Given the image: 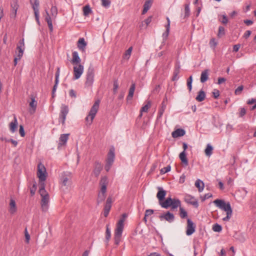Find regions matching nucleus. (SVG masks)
I'll list each match as a JSON object with an SVG mask.
<instances>
[{
  "mask_svg": "<svg viewBox=\"0 0 256 256\" xmlns=\"http://www.w3.org/2000/svg\"><path fill=\"white\" fill-rule=\"evenodd\" d=\"M180 158L182 162L186 166H187L188 164V158H186V152H182L179 155Z\"/></svg>",
  "mask_w": 256,
  "mask_h": 256,
  "instance_id": "31",
  "label": "nucleus"
},
{
  "mask_svg": "<svg viewBox=\"0 0 256 256\" xmlns=\"http://www.w3.org/2000/svg\"><path fill=\"white\" fill-rule=\"evenodd\" d=\"M190 15V4H186L184 5V18H186L188 17Z\"/></svg>",
  "mask_w": 256,
  "mask_h": 256,
  "instance_id": "41",
  "label": "nucleus"
},
{
  "mask_svg": "<svg viewBox=\"0 0 256 256\" xmlns=\"http://www.w3.org/2000/svg\"><path fill=\"white\" fill-rule=\"evenodd\" d=\"M84 70V67L81 64L74 67V77L73 79L76 80L78 79L82 75Z\"/></svg>",
  "mask_w": 256,
  "mask_h": 256,
  "instance_id": "10",
  "label": "nucleus"
},
{
  "mask_svg": "<svg viewBox=\"0 0 256 256\" xmlns=\"http://www.w3.org/2000/svg\"><path fill=\"white\" fill-rule=\"evenodd\" d=\"M224 34H225V29H224V28L223 26H219V28H218V37L221 38L222 36Z\"/></svg>",
  "mask_w": 256,
  "mask_h": 256,
  "instance_id": "48",
  "label": "nucleus"
},
{
  "mask_svg": "<svg viewBox=\"0 0 256 256\" xmlns=\"http://www.w3.org/2000/svg\"><path fill=\"white\" fill-rule=\"evenodd\" d=\"M106 194H103L102 192H100L98 194V202L100 203L102 202L106 198Z\"/></svg>",
  "mask_w": 256,
  "mask_h": 256,
  "instance_id": "51",
  "label": "nucleus"
},
{
  "mask_svg": "<svg viewBox=\"0 0 256 256\" xmlns=\"http://www.w3.org/2000/svg\"><path fill=\"white\" fill-rule=\"evenodd\" d=\"M180 216L182 218H184L187 217V212L182 207L180 208Z\"/></svg>",
  "mask_w": 256,
  "mask_h": 256,
  "instance_id": "43",
  "label": "nucleus"
},
{
  "mask_svg": "<svg viewBox=\"0 0 256 256\" xmlns=\"http://www.w3.org/2000/svg\"><path fill=\"white\" fill-rule=\"evenodd\" d=\"M19 132L21 136L24 137L25 136L24 128L22 125L20 126Z\"/></svg>",
  "mask_w": 256,
  "mask_h": 256,
  "instance_id": "63",
  "label": "nucleus"
},
{
  "mask_svg": "<svg viewBox=\"0 0 256 256\" xmlns=\"http://www.w3.org/2000/svg\"><path fill=\"white\" fill-rule=\"evenodd\" d=\"M111 237V232L109 228V225L107 224L106 226V239L107 241H108Z\"/></svg>",
  "mask_w": 256,
  "mask_h": 256,
  "instance_id": "44",
  "label": "nucleus"
},
{
  "mask_svg": "<svg viewBox=\"0 0 256 256\" xmlns=\"http://www.w3.org/2000/svg\"><path fill=\"white\" fill-rule=\"evenodd\" d=\"M18 126V121L16 116H14V121L10 124V130L12 132H14Z\"/></svg>",
  "mask_w": 256,
  "mask_h": 256,
  "instance_id": "30",
  "label": "nucleus"
},
{
  "mask_svg": "<svg viewBox=\"0 0 256 256\" xmlns=\"http://www.w3.org/2000/svg\"><path fill=\"white\" fill-rule=\"evenodd\" d=\"M24 234H25V238H26V242L27 244H28L29 242V241L30 240V236L28 234L26 228L25 229Z\"/></svg>",
  "mask_w": 256,
  "mask_h": 256,
  "instance_id": "61",
  "label": "nucleus"
},
{
  "mask_svg": "<svg viewBox=\"0 0 256 256\" xmlns=\"http://www.w3.org/2000/svg\"><path fill=\"white\" fill-rule=\"evenodd\" d=\"M210 45L211 47L214 48L217 45V42H216L214 38H212L210 42Z\"/></svg>",
  "mask_w": 256,
  "mask_h": 256,
  "instance_id": "62",
  "label": "nucleus"
},
{
  "mask_svg": "<svg viewBox=\"0 0 256 256\" xmlns=\"http://www.w3.org/2000/svg\"><path fill=\"white\" fill-rule=\"evenodd\" d=\"M46 16L45 18V20L47 22L48 28L50 32H52L53 30V26L52 24V21L51 18L47 10H46Z\"/></svg>",
  "mask_w": 256,
  "mask_h": 256,
  "instance_id": "29",
  "label": "nucleus"
},
{
  "mask_svg": "<svg viewBox=\"0 0 256 256\" xmlns=\"http://www.w3.org/2000/svg\"><path fill=\"white\" fill-rule=\"evenodd\" d=\"M158 192L156 194V197L159 200V202L160 203L164 199L165 196L166 195V191L164 190L162 188L158 187Z\"/></svg>",
  "mask_w": 256,
  "mask_h": 256,
  "instance_id": "17",
  "label": "nucleus"
},
{
  "mask_svg": "<svg viewBox=\"0 0 256 256\" xmlns=\"http://www.w3.org/2000/svg\"><path fill=\"white\" fill-rule=\"evenodd\" d=\"M222 19L220 20L221 22L223 24H226L228 22V19L226 15H222Z\"/></svg>",
  "mask_w": 256,
  "mask_h": 256,
  "instance_id": "60",
  "label": "nucleus"
},
{
  "mask_svg": "<svg viewBox=\"0 0 256 256\" xmlns=\"http://www.w3.org/2000/svg\"><path fill=\"white\" fill-rule=\"evenodd\" d=\"M94 69L90 66L88 67L86 74V80L84 83L86 87H91L94 82Z\"/></svg>",
  "mask_w": 256,
  "mask_h": 256,
  "instance_id": "5",
  "label": "nucleus"
},
{
  "mask_svg": "<svg viewBox=\"0 0 256 256\" xmlns=\"http://www.w3.org/2000/svg\"><path fill=\"white\" fill-rule=\"evenodd\" d=\"M234 237L238 240L241 242H243L246 240V238L244 234L240 232H236Z\"/></svg>",
  "mask_w": 256,
  "mask_h": 256,
  "instance_id": "34",
  "label": "nucleus"
},
{
  "mask_svg": "<svg viewBox=\"0 0 256 256\" xmlns=\"http://www.w3.org/2000/svg\"><path fill=\"white\" fill-rule=\"evenodd\" d=\"M186 134V132L182 128H178L174 131L172 134V136L174 138L182 136Z\"/></svg>",
  "mask_w": 256,
  "mask_h": 256,
  "instance_id": "22",
  "label": "nucleus"
},
{
  "mask_svg": "<svg viewBox=\"0 0 256 256\" xmlns=\"http://www.w3.org/2000/svg\"><path fill=\"white\" fill-rule=\"evenodd\" d=\"M184 201L189 204L192 205L195 208H197L198 206V200L192 196L190 194H186L184 196Z\"/></svg>",
  "mask_w": 256,
  "mask_h": 256,
  "instance_id": "12",
  "label": "nucleus"
},
{
  "mask_svg": "<svg viewBox=\"0 0 256 256\" xmlns=\"http://www.w3.org/2000/svg\"><path fill=\"white\" fill-rule=\"evenodd\" d=\"M115 155L114 150H110V152L108 154V158L106 159V163L112 164L114 159Z\"/></svg>",
  "mask_w": 256,
  "mask_h": 256,
  "instance_id": "23",
  "label": "nucleus"
},
{
  "mask_svg": "<svg viewBox=\"0 0 256 256\" xmlns=\"http://www.w3.org/2000/svg\"><path fill=\"white\" fill-rule=\"evenodd\" d=\"M16 49L18 50V55H19V56H22V55L24 54V48L18 45Z\"/></svg>",
  "mask_w": 256,
  "mask_h": 256,
  "instance_id": "54",
  "label": "nucleus"
},
{
  "mask_svg": "<svg viewBox=\"0 0 256 256\" xmlns=\"http://www.w3.org/2000/svg\"><path fill=\"white\" fill-rule=\"evenodd\" d=\"M158 218L160 221L165 220L169 223L172 222L174 220V214L168 211L160 214Z\"/></svg>",
  "mask_w": 256,
  "mask_h": 256,
  "instance_id": "9",
  "label": "nucleus"
},
{
  "mask_svg": "<svg viewBox=\"0 0 256 256\" xmlns=\"http://www.w3.org/2000/svg\"><path fill=\"white\" fill-rule=\"evenodd\" d=\"M168 24L166 26V30L163 34L162 36L164 38H166L168 36L169 32H170V20L168 18H167Z\"/></svg>",
  "mask_w": 256,
  "mask_h": 256,
  "instance_id": "42",
  "label": "nucleus"
},
{
  "mask_svg": "<svg viewBox=\"0 0 256 256\" xmlns=\"http://www.w3.org/2000/svg\"><path fill=\"white\" fill-rule=\"evenodd\" d=\"M195 186L198 188L199 192H202L204 188V184L202 180L198 179L195 182Z\"/></svg>",
  "mask_w": 256,
  "mask_h": 256,
  "instance_id": "32",
  "label": "nucleus"
},
{
  "mask_svg": "<svg viewBox=\"0 0 256 256\" xmlns=\"http://www.w3.org/2000/svg\"><path fill=\"white\" fill-rule=\"evenodd\" d=\"M60 74V68L59 67L57 68V70L56 73V78H55V84L53 86L52 90V96L54 98V93L56 90L58 84V78Z\"/></svg>",
  "mask_w": 256,
  "mask_h": 256,
  "instance_id": "16",
  "label": "nucleus"
},
{
  "mask_svg": "<svg viewBox=\"0 0 256 256\" xmlns=\"http://www.w3.org/2000/svg\"><path fill=\"white\" fill-rule=\"evenodd\" d=\"M213 148L210 144H208L205 150V154L207 156H210L212 153Z\"/></svg>",
  "mask_w": 256,
  "mask_h": 256,
  "instance_id": "40",
  "label": "nucleus"
},
{
  "mask_svg": "<svg viewBox=\"0 0 256 256\" xmlns=\"http://www.w3.org/2000/svg\"><path fill=\"white\" fill-rule=\"evenodd\" d=\"M102 168V165L98 162H96L94 166V169L93 170V174L96 176L98 177L100 175L101 170Z\"/></svg>",
  "mask_w": 256,
  "mask_h": 256,
  "instance_id": "18",
  "label": "nucleus"
},
{
  "mask_svg": "<svg viewBox=\"0 0 256 256\" xmlns=\"http://www.w3.org/2000/svg\"><path fill=\"white\" fill-rule=\"evenodd\" d=\"M192 76H190L187 80V86L190 92L192 90Z\"/></svg>",
  "mask_w": 256,
  "mask_h": 256,
  "instance_id": "49",
  "label": "nucleus"
},
{
  "mask_svg": "<svg viewBox=\"0 0 256 256\" xmlns=\"http://www.w3.org/2000/svg\"><path fill=\"white\" fill-rule=\"evenodd\" d=\"M152 0H146L144 5V8L142 12V14H144L150 8L152 5Z\"/></svg>",
  "mask_w": 256,
  "mask_h": 256,
  "instance_id": "27",
  "label": "nucleus"
},
{
  "mask_svg": "<svg viewBox=\"0 0 256 256\" xmlns=\"http://www.w3.org/2000/svg\"><path fill=\"white\" fill-rule=\"evenodd\" d=\"M166 103L163 100L162 103L161 104L160 107L158 110V114L157 116V120L160 118L163 115V114L166 108Z\"/></svg>",
  "mask_w": 256,
  "mask_h": 256,
  "instance_id": "25",
  "label": "nucleus"
},
{
  "mask_svg": "<svg viewBox=\"0 0 256 256\" xmlns=\"http://www.w3.org/2000/svg\"><path fill=\"white\" fill-rule=\"evenodd\" d=\"M180 66H179L175 67L174 70V72L173 77L172 78V80L174 81V80H178V75L180 72Z\"/></svg>",
  "mask_w": 256,
  "mask_h": 256,
  "instance_id": "37",
  "label": "nucleus"
},
{
  "mask_svg": "<svg viewBox=\"0 0 256 256\" xmlns=\"http://www.w3.org/2000/svg\"><path fill=\"white\" fill-rule=\"evenodd\" d=\"M150 106L151 104L150 102H148L146 105L143 106L140 110V116H142V112H147L149 108L150 107Z\"/></svg>",
  "mask_w": 256,
  "mask_h": 256,
  "instance_id": "39",
  "label": "nucleus"
},
{
  "mask_svg": "<svg viewBox=\"0 0 256 256\" xmlns=\"http://www.w3.org/2000/svg\"><path fill=\"white\" fill-rule=\"evenodd\" d=\"M86 42H85L84 38H80L78 42V48L79 50L82 52H85Z\"/></svg>",
  "mask_w": 256,
  "mask_h": 256,
  "instance_id": "19",
  "label": "nucleus"
},
{
  "mask_svg": "<svg viewBox=\"0 0 256 256\" xmlns=\"http://www.w3.org/2000/svg\"><path fill=\"white\" fill-rule=\"evenodd\" d=\"M69 109L68 106L62 104L60 107V111L59 115L58 120L61 122L62 125L65 124L66 116L68 113Z\"/></svg>",
  "mask_w": 256,
  "mask_h": 256,
  "instance_id": "7",
  "label": "nucleus"
},
{
  "mask_svg": "<svg viewBox=\"0 0 256 256\" xmlns=\"http://www.w3.org/2000/svg\"><path fill=\"white\" fill-rule=\"evenodd\" d=\"M51 14L52 18H56L58 14V10L56 6H52L50 9Z\"/></svg>",
  "mask_w": 256,
  "mask_h": 256,
  "instance_id": "47",
  "label": "nucleus"
},
{
  "mask_svg": "<svg viewBox=\"0 0 256 256\" xmlns=\"http://www.w3.org/2000/svg\"><path fill=\"white\" fill-rule=\"evenodd\" d=\"M135 90V84H132L131 85L130 88L129 90L128 94L127 96V100H130L134 96V92Z\"/></svg>",
  "mask_w": 256,
  "mask_h": 256,
  "instance_id": "36",
  "label": "nucleus"
},
{
  "mask_svg": "<svg viewBox=\"0 0 256 256\" xmlns=\"http://www.w3.org/2000/svg\"><path fill=\"white\" fill-rule=\"evenodd\" d=\"M39 194L42 197L41 206L43 211L46 212L48 208L50 196L48 192L45 190V186H40Z\"/></svg>",
  "mask_w": 256,
  "mask_h": 256,
  "instance_id": "2",
  "label": "nucleus"
},
{
  "mask_svg": "<svg viewBox=\"0 0 256 256\" xmlns=\"http://www.w3.org/2000/svg\"><path fill=\"white\" fill-rule=\"evenodd\" d=\"M70 136L69 134H62L60 135L59 138V143L58 144V148H60V147L66 146L67 142V141L68 139V136Z\"/></svg>",
  "mask_w": 256,
  "mask_h": 256,
  "instance_id": "14",
  "label": "nucleus"
},
{
  "mask_svg": "<svg viewBox=\"0 0 256 256\" xmlns=\"http://www.w3.org/2000/svg\"><path fill=\"white\" fill-rule=\"evenodd\" d=\"M214 203L217 207L226 212V216L222 220L224 222L229 221L232 214V210L230 202L226 203L222 200L216 199L214 201Z\"/></svg>",
  "mask_w": 256,
  "mask_h": 256,
  "instance_id": "1",
  "label": "nucleus"
},
{
  "mask_svg": "<svg viewBox=\"0 0 256 256\" xmlns=\"http://www.w3.org/2000/svg\"><path fill=\"white\" fill-rule=\"evenodd\" d=\"M60 180L63 186H70L72 184L71 174L68 172H64L62 174Z\"/></svg>",
  "mask_w": 256,
  "mask_h": 256,
  "instance_id": "8",
  "label": "nucleus"
},
{
  "mask_svg": "<svg viewBox=\"0 0 256 256\" xmlns=\"http://www.w3.org/2000/svg\"><path fill=\"white\" fill-rule=\"evenodd\" d=\"M172 202V198H168L164 202H162L160 203L161 206L164 208H168L171 206Z\"/></svg>",
  "mask_w": 256,
  "mask_h": 256,
  "instance_id": "26",
  "label": "nucleus"
},
{
  "mask_svg": "<svg viewBox=\"0 0 256 256\" xmlns=\"http://www.w3.org/2000/svg\"><path fill=\"white\" fill-rule=\"evenodd\" d=\"M36 181L34 182L32 186L30 189V192L32 196H33L35 194L36 191Z\"/></svg>",
  "mask_w": 256,
  "mask_h": 256,
  "instance_id": "53",
  "label": "nucleus"
},
{
  "mask_svg": "<svg viewBox=\"0 0 256 256\" xmlns=\"http://www.w3.org/2000/svg\"><path fill=\"white\" fill-rule=\"evenodd\" d=\"M196 230V225L192 222V221L190 219L188 218L187 220V226H186V234L187 236L192 235Z\"/></svg>",
  "mask_w": 256,
  "mask_h": 256,
  "instance_id": "11",
  "label": "nucleus"
},
{
  "mask_svg": "<svg viewBox=\"0 0 256 256\" xmlns=\"http://www.w3.org/2000/svg\"><path fill=\"white\" fill-rule=\"evenodd\" d=\"M108 184V181L107 178L106 176L102 177L100 182L101 186L100 192L106 194Z\"/></svg>",
  "mask_w": 256,
  "mask_h": 256,
  "instance_id": "15",
  "label": "nucleus"
},
{
  "mask_svg": "<svg viewBox=\"0 0 256 256\" xmlns=\"http://www.w3.org/2000/svg\"><path fill=\"white\" fill-rule=\"evenodd\" d=\"M180 201L178 199L172 198V209H176L180 206Z\"/></svg>",
  "mask_w": 256,
  "mask_h": 256,
  "instance_id": "35",
  "label": "nucleus"
},
{
  "mask_svg": "<svg viewBox=\"0 0 256 256\" xmlns=\"http://www.w3.org/2000/svg\"><path fill=\"white\" fill-rule=\"evenodd\" d=\"M212 230L216 232H220L222 230V227L218 224H215L212 226Z\"/></svg>",
  "mask_w": 256,
  "mask_h": 256,
  "instance_id": "46",
  "label": "nucleus"
},
{
  "mask_svg": "<svg viewBox=\"0 0 256 256\" xmlns=\"http://www.w3.org/2000/svg\"><path fill=\"white\" fill-rule=\"evenodd\" d=\"M118 88V80H114V88H113V92L115 94L117 92V90Z\"/></svg>",
  "mask_w": 256,
  "mask_h": 256,
  "instance_id": "58",
  "label": "nucleus"
},
{
  "mask_svg": "<svg viewBox=\"0 0 256 256\" xmlns=\"http://www.w3.org/2000/svg\"><path fill=\"white\" fill-rule=\"evenodd\" d=\"M99 104L100 100H96L91 108L88 115L86 118L87 124H90L92 123L98 110Z\"/></svg>",
  "mask_w": 256,
  "mask_h": 256,
  "instance_id": "4",
  "label": "nucleus"
},
{
  "mask_svg": "<svg viewBox=\"0 0 256 256\" xmlns=\"http://www.w3.org/2000/svg\"><path fill=\"white\" fill-rule=\"evenodd\" d=\"M154 213V210H152L148 209L146 210L145 212V217H147L149 216L152 215Z\"/></svg>",
  "mask_w": 256,
  "mask_h": 256,
  "instance_id": "64",
  "label": "nucleus"
},
{
  "mask_svg": "<svg viewBox=\"0 0 256 256\" xmlns=\"http://www.w3.org/2000/svg\"><path fill=\"white\" fill-rule=\"evenodd\" d=\"M212 195L211 193H208L205 194L202 197H201L202 201L204 202L206 199H208L211 197H212Z\"/></svg>",
  "mask_w": 256,
  "mask_h": 256,
  "instance_id": "56",
  "label": "nucleus"
},
{
  "mask_svg": "<svg viewBox=\"0 0 256 256\" xmlns=\"http://www.w3.org/2000/svg\"><path fill=\"white\" fill-rule=\"evenodd\" d=\"M124 228V219L120 218L118 222L114 231V244L118 245L120 241L122 231Z\"/></svg>",
  "mask_w": 256,
  "mask_h": 256,
  "instance_id": "3",
  "label": "nucleus"
},
{
  "mask_svg": "<svg viewBox=\"0 0 256 256\" xmlns=\"http://www.w3.org/2000/svg\"><path fill=\"white\" fill-rule=\"evenodd\" d=\"M132 48L130 46L126 50L124 55V58H125L128 59L130 58L132 52Z\"/></svg>",
  "mask_w": 256,
  "mask_h": 256,
  "instance_id": "50",
  "label": "nucleus"
},
{
  "mask_svg": "<svg viewBox=\"0 0 256 256\" xmlns=\"http://www.w3.org/2000/svg\"><path fill=\"white\" fill-rule=\"evenodd\" d=\"M205 98L206 93L203 90H202L198 92V94L196 98V100L199 102H201L204 100Z\"/></svg>",
  "mask_w": 256,
  "mask_h": 256,
  "instance_id": "33",
  "label": "nucleus"
},
{
  "mask_svg": "<svg viewBox=\"0 0 256 256\" xmlns=\"http://www.w3.org/2000/svg\"><path fill=\"white\" fill-rule=\"evenodd\" d=\"M112 198L108 197L106 201V204L104 207V215L105 217H107L112 207Z\"/></svg>",
  "mask_w": 256,
  "mask_h": 256,
  "instance_id": "13",
  "label": "nucleus"
},
{
  "mask_svg": "<svg viewBox=\"0 0 256 256\" xmlns=\"http://www.w3.org/2000/svg\"><path fill=\"white\" fill-rule=\"evenodd\" d=\"M171 170V166L170 165H168L166 167H164L160 170V174H164L168 172H170Z\"/></svg>",
  "mask_w": 256,
  "mask_h": 256,
  "instance_id": "52",
  "label": "nucleus"
},
{
  "mask_svg": "<svg viewBox=\"0 0 256 256\" xmlns=\"http://www.w3.org/2000/svg\"><path fill=\"white\" fill-rule=\"evenodd\" d=\"M72 64H80V62L81 61V60L78 56V52L76 51L74 52L72 54Z\"/></svg>",
  "mask_w": 256,
  "mask_h": 256,
  "instance_id": "24",
  "label": "nucleus"
},
{
  "mask_svg": "<svg viewBox=\"0 0 256 256\" xmlns=\"http://www.w3.org/2000/svg\"><path fill=\"white\" fill-rule=\"evenodd\" d=\"M83 12L84 16H88L92 12L89 5L88 4L83 7Z\"/></svg>",
  "mask_w": 256,
  "mask_h": 256,
  "instance_id": "38",
  "label": "nucleus"
},
{
  "mask_svg": "<svg viewBox=\"0 0 256 256\" xmlns=\"http://www.w3.org/2000/svg\"><path fill=\"white\" fill-rule=\"evenodd\" d=\"M16 206L15 200L12 198L10 200L9 212L11 214H14L16 211Z\"/></svg>",
  "mask_w": 256,
  "mask_h": 256,
  "instance_id": "28",
  "label": "nucleus"
},
{
  "mask_svg": "<svg viewBox=\"0 0 256 256\" xmlns=\"http://www.w3.org/2000/svg\"><path fill=\"white\" fill-rule=\"evenodd\" d=\"M210 70L208 69L203 70L200 75V82L202 83L205 82L208 79Z\"/></svg>",
  "mask_w": 256,
  "mask_h": 256,
  "instance_id": "21",
  "label": "nucleus"
},
{
  "mask_svg": "<svg viewBox=\"0 0 256 256\" xmlns=\"http://www.w3.org/2000/svg\"><path fill=\"white\" fill-rule=\"evenodd\" d=\"M30 112L31 114L34 113L37 106V102L35 100V98L34 97L31 98V102H30Z\"/></svg>",
  "mask_w": 256,
  "mask_h": 256,
  "instance_id": "20",
  "label": "nucleus"
},
{
  "mask_svg": "<svg viewBox=\"0 0 256 256\" xmlns=\"http://www.w3.org/2000/svg\"><path fill=\"white\" fill-rule=\"evenodd\" d=\"M244 89V86H239L236 90H235V92H234V93L236 95H238L240 94L242 91Z\"/></svg>",
  "mask_w": 256,
  "mask_h": 256,
  "instance_id": "57",
  "label": "nucleus"
},
{
  "mask_svg": "<svg viewBox=\"0 0 256 256\" xmlns=\"http://www.w3.org/2000/svg\"><path fill=\"white\" fill-rule=\"evenodd\" d=\"M239 112V117H243L246 114V110L244 108H240Z\"/></svg>",
  "mask_w": 256,
  "mask_h": 256,
  "instance_id": "55",
  "label": "nucleus"
},
{
  "mask_svg": "<svg viewBox=\"0 0 256 256\" xmlns=\"http://www.w3.org/2000/svg\"><path fill=\"white\" fill-rule=\"evenodd\" d=\"M102 6L108 8L110 6V2L109 0H101Z\"/></svg>",
  "mask_w": 256,
  "mask_h": 256,
  "instance_id": "59",
  "label": "nucleus"
},
{
  "mask_svg": "<svg viewBox=\"0 0 256 256\" xmlns=\"http://www.w3.org/2000/svg\"><path fill=\"white\" fill-rule=\"evenodd\" d=\"M37 175L39 178V186H41L42 184L43 186H45L44 181L46 178V170L45 167L41 164L38 166Z\"/></svg>",
  "mask_w": 256,
  "mask_h": 256,
  "instance_id": "6",
  "label": "nucleus"
},
{
  "mask_svg": "<svg viewBox=\"0 0 256 256\" xmlns=\"http://www.w3.org/2000/svg\"><path fill=\"white\" fill-rule=\"evenodd\" d=\"M34 3L32 4V8L34 12H39V0H34Z\"/></svg>",
  "mask_w": 256,
  "mask_h": 256,
  "instance_id": "45",
  "label": "nucleus"
}]
</instances>
